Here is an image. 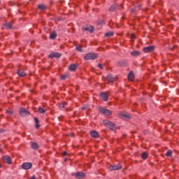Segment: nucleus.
Listing matches in <instances>:
<instances>
[{"mask_svg":"<svg viewBox=\"0 0 179 179\" xmlns=\"http://www.w3.org/2000/svg\"><path fill=\"white\" fill-rule=\"evenodd\" d=\"M103 125H105L106 128H108V129H110L111 131H115V129H117V126H115V124H114L113 122H110L108 120H103Z\"/></svg>","mask_w":179,"mask_h":179,"instance_id":"f257e3e1","label":"nucleus"},{"mask_svg":"<svg viewBox=\"0 0 179 179\" xmlns=\"http://www.w3.org/2000/svg\"><path fill=\"white\" fill-rule=\"evenodd\" d=\"M97 58H99V55L93 52L87 53L84 57L85 60L97 59Z\"/></svg>","mask_w":179,"mask_h":179,"instance_id":"f03ea898","label":"nucleus"},{"mask_svg":"<svg viewBox=\"0 0 179 179\" xmlns=\"http://www.w3.org/2000/svg\"><path fill=\"white\" fill-rule=\"evenodd\" d=\"M99 111L101 113V114H103L104 115H111L113 114V112L108 109H106L103 107H99Z\"/></svg>","mask_w":179,"mask_h":179,"instance_id":"7ed1b4c3","label":"nucleus"},{"mask_svg":"<svg viewBox=\"0 0 179 179\" xmlns=\"http://www.w3.org/2000/svg\"><path fill=\"white\" fill-rule=\"evenodd\" d=\"M29 115H30V112H29V110H26V108H22L20 110V117H27Z\"/></svg>","mask_w":179,"mask_h":179,"instance_id":"20e7f679","label":"nucleus"},{"mask_svg":"<svg viewBox=\"0 0 179 179\" xmlns=\"http://www.w3.org/2000/svg\"><path fill=\"white\" fill-rule=\"evenodd\" d=\"M71 176L73 177H76V178H77V179H82V178H85V177H86V175L83 172H78L76 173H72Z\"/></svg>","mask_w":179,"mask_h":179,"instance_id":"39448f33","label":"nucleus"},{"mask_svg":"<svg viewBox=\"0 0 179 179\" xmlns=\"http://www.w3.org/2000/svg\"><path fill=\"white\" fill-rule=\"evenodd\" d=\"M83 31H89L90 33H93L94 31V28L90 25H85L83 27Z\"/></svg>","mask_w":179,"mask_h":179,"instance_id":"423d86ee","label":"nucleus"},{"mask_svg":"<svg viewBox=\"0 0 179 179\" xmlns=\"http://www.w3.org/2000/svg\"><path fill=\"white\" fill-rule=\"evenodd\" d=\"M31 167H33V164L29 162H25L22 165V169H23V170H30Z\"/></svg>","mask_w":179,"mask_h":179,"instance_id":"0eeeda50","label":"nucleus"},{"mask_svg":"<svg viewBox=\"0 0 179 179\" xmlns=\"http://www.w3.org/2000/svg\"><path fill=\"white\" fill-rule=\"evenodd\" d=\"M143 51L144 52H152V51H155V46L150 45L148 47L143 48Z\"/></svg>","mask_w":179,"mask_h":179,"instance_id":"6e6552de","label":"nucleus"},{"mask_svg":"<svg viewBox=\"0 0 179 179\" xmlns=\"http://www.w3.org/2000/svg\"><path fill=\"white\" fill-rule=\"evenodd\" d=\"M121 169H122V165L121 164L111 165L110 166V170H111L112 171H114L115 170H121Z\"/></svg>","mask_w":179,"mask_h":179,"instance_id":"1a4fd4ad","label":"nucleus"},{"mask_svg":"<svg viewBox=\"0 0 179 179\" xmlns=\"http://www.w3.org/2000/svg\"><path fill=\"white\" fill-rule=\"evenodd\" d=\"M3 160L5 163H7V164H12V158L8 155L3 156Z\"/></svg>","mask_w":179,"mask_h":179,"instance_id":"9d476101","label":"nucleus"},{"mask_svg":"<svg viewBox=\"0 0 179 179\" xmlns=\"http://www.w3.org/2000/svg\"><path fill=\"white\" fill-rule=\"evenodd\" d=\"M117 80V78L113 76V75L109 74L106 76V80H108V82H115V80Z\"/></svg>","mask_w":179,"mask_h":179,"instance_id":"9b49d317","label":"nucleus"},{"mask_svg":"<svg viewBox=\"0 0 179 179\" xmlns=\"http://www.w3.org/2000/svg\"><path fill=\"white\" fill-rule=\"evenodd\" d=\"M61 54L59 52H53L49 55V58H59Z\"/></svg>","mask_w":179,"mask_h":179,"instance_id":"f8f14e48","label":"nucleus"},{"mask_svg":"<svg viewBox=\"0 0 179 179\" xmlns=\"http://www.w3.org/2000/svg\"><path fill=\"white\" fill-rule=\"evenodd\" d=\"M134 79H135L134 71H130L128 74V80H130V82H134Z\"/></svg>","mask_w":179,"mask_h":179,"instance_id":"ddd939ff","label":"nucleus"},{"mask_svg":"<svg viewBox=\"0 0 179 179\" xmlns=\"http://www.w3.org/2000/svg\"><path fill=\"white\" fill-rule=\"evenodd\" d=\"M100 96L104 101H108V95L106 92L101 93Z\"/></svg>","mask_w":179,"mask_h":179,"instance_id":"4468645a","label":"nucleus"},{"mask_svg":"<svg viewBox=\"0 0 179 179\" xmlns=\"http://www.w3.org/2000/svg\"><path fill=\"white\" fill-rule=\"evenodd\" d=\"M128 66V62L126 60L120 61L117 62V66Z\"/></svg>","mask_w":179,"mask_h":179,"instance_id":"2eb2a0df","label":"nucleus"},{"mask_svg":"<svg viewBox=\"0 0 179 179\" xmlns=\"http://www.w3.org/2000/svg\"><path fill=\"white\" fill-rule=\"evenodd\" d=\"M17 75H18L19 76H20L21 78H24V76H26V75H27V74L24 72V71L20 70V69L17 70Z\"/></svg>","mask_w":179,"mask_h":179,"instance_id":"dca6fc26","label":"nucleus"},{"mask_svg":"<svg viewBox=\"0 0 179 179\" xmlns=\"http://www.w3.org/2000/svg\"><path fill=\"white\" fill-rule=\"evenodd\" d=\"M141 6H142L141 5H139L137 7H134V8H131L130 13H135V12H138V10H141Z\"/></svg>","mask_w":179,"mask_h":179,"instance_id":"f3484780","label":"nucleus"},{"mask_svg":"<svg viewBox=\"0 0 179 179\" xmlns=\"http://www.w3.org/2000/svg\"><path fill=\"white\" fill-rule=\"evenodd\" d=\"M116 9H118V5L117 4H113L108 9L109 12H114V10H116Z\"/></svg>","mask_w":179,"mask_h":179,"instance_id":"a211bd4d","label":"nucleus"},{"mask_svg":"<svg viewBox=\"0 0 179 179\" xmlns=\"http://www.w3.org/2000/svg\"><path fill=\"white\" fill-rule=\"evenodd\" d=\"M120 117H123L124 118H127V120H131V118H132V116L129 113H120Z\"/></svg>","mask_w":179,"mask_h":179,"instance_id":"6ab92c4d","label":"nucleus"},{"mask_svg":"<svg viewBox=\"0 0 179 179\" xmlns=\"http://www.w3.org/2000/svg\"><path fill=\"white\" fill-rule=\"evenodd\" d=\"M34 120L36 124L35 128H36V129H38V128H40V120H38V118L37 117H34Z\"/></svg>","mask_w":179,"mask_h":179,"instance_id":"aec40b11","label":"nucleus"},{"mask_svg":"<svg viewBox=\"0 0 179 179\" xmlns=\"http://www.w3.org/2000/svg\"><path fill=\"white\" fill-rule=\"evenodd\" d=\"M131 55H132V57H139V55H141V52L138 50H134L133 52H131Z\"/></svg>","mask_w":179,"mask_h":179,"instance_id":"412c9836","label":"nucleus"},{"mask_svg":"<svg viewBox=\"0 0 179 179\" xmlns=\"http://www.w3.org/2000/svg\"><path fill=\"white\" fill-rule=\"evenodd\" d=\"M90 135L92 136V138H99V133H97L96 131H92L90 132Z\"/></svg>","mask_w":179,"mask_h":179,"instance_id":"4be33fe9","label":"nucleus"},{"mask_svg":"<svg viewBox=\"0 0 179 179\" xmlns=\"http://www.w3.org/2000/svg\"><path fill=\"white\" fill-rule=\"evenodd\" d=\"M3 26H5L6 28L8 29L9 30H10V29H12V27H13L12 22H6L3 24Z\"/></svg>","mask_w":179,"mask_h":179,"instance_id":"5701e85b","label":"nucleus"},{"mask_svg":"<svg viewBox=\"0 0 179 179\" xmlns=\"http://www.w3.org/2000/svg\"><path fill=\"white\" fill-rule=\"evenodd\" d=\"M38 9H40V10H45L47 7L44 4H39L38 5Z\"/></svg>","mask_w":179,"mask_h":179,"instance_id":"b1692460","label":"nucleus"},{"mask_svg":"<svg viewBox=\"0 0 179 179\" xmlns=\"http://www.w3.org/2000/svg\"><path fill=\"white\" fill-rule=\"evenodd\" d=\"M50 40H55L57 38V33L56 32H52L50 35Z\"/></svg>","mask_w":179,"mask_h":179,"instance_id":"393cba45","label":"nucleus"},{"mask_svg":"<svg viewBox=\"0 0 179 179\" xmlns=\"http://www.w3.org/2000/svg\"><path fill=\"white\" fill-rule=\"evenodd\" d=\"M141 157L142 159H143V160H146V159H148V157H149V155L148 154V152H143L141 154Z\"/></svg>","mask_w":179,"mask_h":179,"instance_id":"a878e982","label":"nucleus"},{"mask_svg":"<svg viewBox=\"0 0 179 179\" xmlns=\"http://www.w3.org/2000/svg\"><path fill=\"white\" fill-rule=\"evenodd\" d=\"M76 68H77L76 64H71L69 66V70L72 71L73 72L76 71Z\"/></svg>","mask_w":179,"mask_h":179,"instance_id":"bb28decb","label":"nucleus"},{"mask_svg":"<svg viewBox=\"0 0 179 179\" xmlns=\"http://www.w3.org/2000/svg\"><path fill=\"white\" fill-rule=\"evenodd\" d=\"M66 105V102H62V103H59V107L60 110H63L64 108H65Z\"/></svg>","mask_w":179,"mask_h":179,"instance_id":"cd10ccee","label":"nucleus"},{"mask_svg":"<svg viewBox=\"0 0 179 179\" xmlns=\"http://www.w3.org/2000/svg\"><path fill=\"white\" fill-rule=\"evenodd\" d=\"M38 113H40L41 114H45V110L42 107H39L38 108Z\"/></svg>","mask_w":179,"mask_h":179,"instance_id":"c85d7f7f","label":"nucleus"},{"mask_svg":"<svg viewBox=\"0 0 179 179\" xmlns=\"http://www.w3.org/2000/svg\"><path fill=\"white\" fill-rule=\"evenodd\" d=\"M31 148H32V149H38V144H37V143H32Z\"/></svg>","mask_w":179,"mask_h":179,"instance_id":"c756f323","label":"nucleus"},{"mask_svg":"<svg viewBox=\"0 0 179 179\" xmlns=\"http://www.w3.org/2000/svg\"><path fill=\"white\" fill-rule=\"evenodd\" d=\"M172 155H173V151H171V150H169L166 153V156L167 157H170V156H171Z\"/></svg>","mask_w":179,"mask_h":179,"instance_id":"7c9ffc66","label":"nucleus"},{"mask_svg":"<svg viewBox=\"0 0 179 179\" xmlns=\"http://www.w3.org/2000/svg\"><path fill=\"white\" fill-rule=\"evenodd\" d=\"M113 34H114V33H113V32H108V33L105 34V37H111L113 36Z\"/></svg>","mask_w":179,"mask_h":179,"instance_id":"2f4dec72","label":"nucleus"},{"mask_svg":"<svg viewBox=\"0 0 179 179\" xmlns=\"http://www.w3.org/2000/svg\"><path fill=\"white\" fill-rule=\"evenodd\" d=\"M76 50L77 51H78L79 52H82V51H83L82 45H78V46H77V47L76 48Z\"/></svg>","mask_w":179,"mask_h":179,"instance_id":"473e14b6","label":"nucleus"},{"mask_svg":"<svg viewBox=\"0 0 179 179\" xmlns=\"http://www.w3.org/2000/svg\"><path fill=\"white\" fill-rule=\"evenodd\" d=\"M60 78L62 79V80H65L66 79V76L62 75V76H60Z\"/></svg>","mask_w":179,"mask_h":179,"instance_id":"72a5a7b5","label":"nucleus"},{"mask_svg":"<svg viewBox=\"0 0 179 179\" xmlns=\"http://www.w3.org/2000/svg\"><path fill=\"white\" fill-rule=\"evenodd\" d=\"M98 67H99L100 69H103V64L99 63V64H98Z\"/></svg>","mask_w":179,"mask_h":179,"instance_id":"f704fd0d","label":"nucleus"},{"mask_svg":"<svg viewBox=\"0 0 179 179\" xmlns=\"http://www.w3.org/2000/svg\"><path fill=\"white\" fill-rule=\"evenodd\" d=\"M131 38L132 40L135 39V38H136L135 34H132L131 35Z\"/></svg>","mask_w":179,"mask_h":179,"instance_id":"c9c22d12","label":"nucleus"},{"mask_svg":"<svg viewBox=\"0 0 179 179\" xmlns=\"http://www.w3.org/2000/svg\"><path fill=\"white\" fill-rule=\"evenodd\" d=\"M6 113H8V114H13V112L10 111V110H7Z\"/></svg>","mask_w":179,"mask_h":179,"instance_id":"e433bc0d","label":"nucleus"},{"mask_svg":"<svg viewBox=\"0 0 179 179\" xmlns=\"http://www.w3.org/2000/svg\"><path fill=\"white\" fill-rule=\"evenodd\" d=\"M68 152L66 151L63 152V156H66Z\"/></svg>","mask_w":179,"mask_h":179,"instance_id":"4c0bfd02","label":"nucleus"},{"mask_svg":"<svg viewBox=\"0 0 179 179\" xmlns=\"http://www.w3.org/2000/svg\"><path fill=\"white\" fill-rule=\"evenodd\" d=\"M103 23H104V22L103 21H101V22H98V24H103Z\"/></svg>","mask_w":179,"mask_h":179,"instance_id":"58836bf2","label":"nucleus"},{"mask_svg":"<svg viewBox=\"0 0 179 179\" xmlns=\"http://www.w3.org/2000/svg\"><path fill=\"white\" fill-rule=\"evenodd\" d=\"M30 179H36V176H32Z\"/></svg>","mask_w":179,"mask_h":179,"instance_id":"ea45409f","label":"nucleus"},{"mask_svg":"<svg viewBox=\"0 0 179 179\" xmlns=\"http://www.w3.org/2000/svg\"><path fill=\"white\" fill-rule=\"evenodd\" d=\"M81 110H86V107L81 108Z\"/></svg>","mask_w":179,"mask_h":179,"instance_id":"a19ab883","label":"nucleus"},{"mask_svg":"<svg viewBox=\"0 0 179 179\" xmlns=\"http://www.w3.org/2000/svg\"><path fill=\"white\" fill-rule=\"evenodd\" d=\"M1 168H2V164H0V169H1Z\"/></svg>","mask_w":179,"mask_h":179,"instance_id":"79ce46f5","label":"nucleus"},{"mask_svg":"<svg viewBox=\"0 0 179 179\" xmlns=\"http://www.w3.org/2000/svg\"><path fill=\"white\" fill-rule=\"evenodd\" d=\"M0 3H1V1H0Z\"/></svg>","mask_w":179,"mask_h":179,"instance_id":"37998d69","label":"nucleus"}]
</instances>
